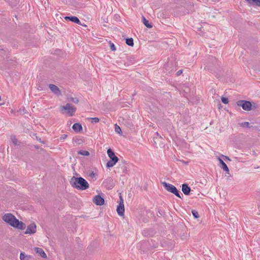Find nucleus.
<instances>
[{
  "instance_id": "nucleus-1",
  "label": "nucleus",
  "mask_w": 260,
  "mask_h": 260,
  "mask_svg": "<svg viewBox=\"0 0 260 260\" xmlns=\"http://www.w3.org/2000/svg\"><path fill=\"white\" fill-rule=\"evenodd\" d=\"M2 219L6 223L14 228L21 230L25 228V224L22 221H19L11 213L4 214L2 217Z\"/></svg>"
},
{
  "instance_id": "nucleus-2",
  "label": "nucleus",
  "mask_w": 260,
  "mask_h": 260,
  "mask_svg": "<svg viewBox=\"0 0 260 260\" xmlns=\"http://www.w3.org/2000/svg\"><path fill=\"white\" fill-rule=\"evenodd\" d=\"M70 182L73 187L78 190H84L89 187L88 182L81 177L73 176L71 178Z\"/></svg>"
},
{
  "instance_id": "nucleus-3",
  "label": "nucleus",
  "mask_w": 260,
  "mask_h": 260,
  "mask_svg": "<svg viewBox=\"0 0 260 260\" xmlns=\"http://www.w3.org/2000/svg\"><path fill=\"white\" fill-rule=\"evenodd\" d=\"M107 154L110 160L107 162L106 167H113L118 162L119 158L115 155L114 152L111 148L107 150Z\"/></svg>"
},
{
  "instance_id": "nucleus-4",
  "label": "nucleus",
  "mask_w": 260,
  "mask_h": 260,
  "mask_svg": "<svg viewBox=\"0 0 260 260\" xmlns=\"http://www.w3.org/2000/svg\"><path fill=\"white\" fill-rule=\"evenodd\" d=\"M162 184L164 188L169 192L174 194L177 197L182 199V194L177 189V188L172 184L167 183L166 182H162Z\"/></svg>"
},
{
  "instance_id": "nucleus-5",
  "label": "nucleus",
  "mask_w": 260,
  "mask_h": 260,
  "mask_svg": "<svg viewBox=\"0 0 260 260\" xmlns=\"http://www.w3.org/2000/svg\"><path fill=\"white\" fill-rule=\"evenodd\" d=\"M61 111L65 110L66 113L70 116H72L76 111V108L74 106L71 105L70 104H67L65 106L60 107Z\"/></svg>"
},
{
  "instance_id": "nucleus-6",
  "label": "nucleus",
  "mask_w": 260,
  "mask_h": 260,
  "mask_svg": "<svg viewBox=\"0 0 260 260\" xmlns=\"http://www.w3.org/2000/svg\"><path fill=\"white\" fill-rule=\"evenodd\" d=\"M237 105L241 107L245 111H249L252 109V104L250 101L246 100H239L237 102Z\"/></svg>"
},
{
  "instance_id": "nucleus-7",
  "label": "nucleus",
  "mask_w": 260,
  "mask_h": 260,
  "mask_svg": "<svg viewBox=\"0 0 260 260\" xmlns=\"http://www.w3.org/2000/svg\"><path fill=\"white\" fill-rule=\"evenodd\" d=\"M92 202L98 206H102L105 204V200L100 195L95 196L92 199Z\"/></svg>"
},
{
  "instance_id": "nucleus-8",
  "label": "nucleus",
  "mask_w": 260,
  "mask_h": 260,
  "mask_svg": "<svg viewBox=\"0 0 260 260\" xmlns=\"http://www.w3.org/2000/svg\"><path fill=\"white\" fill-rule=\"evenodd\" d=\"M176 68V63L172 60L169 61L165 65V69L166 71H168L169 73L174 71Z\"/></svg>"
},
{
  "instance_id": "nucleus-9",
  "label": "nucleus",
  "mask_w": 260,
  "mask_h": 260,
  "mask_svg": "<svg viewBox=\"0 0 260 260\" xmlns=\"http://www.w3.org/2000/svg\"><path fill=\"white\" fill-rule=\"evenodd\" d=\"M37 226L36 224L33 222L31 223L27 228L26 231L25 232V234H33L36 233Z\"/></svg>"
},
{
  "instance_id": "nucleus-10",
  "label": "nucleus",
  "mask_w": 260,
  "mask_h": 260,
  "mask_svg": "<svg viewBox=\"0 0 260 260\" xmlns=\"http://www.w3.org/2000/svg\"><path fill=\"white\" fill-rule=\"evenodd\" d=\"M104 184L107 188L110 189L113 188L114 186L113 180L111 177H108L104 181Z\"/></svg>"
},
{
  "instance_id": "nucleus-11",
  "label": "nucleus",
  "mask_w": 260,
  "mask_h": 260,
  "mask_svg": "<svg viewBox=\"0 0 260 260\" xmlns=\"http://www.w3.org/2000/svg\"><path fill=\"white\" fill-rule=\"evenodd\" d=\"M49 87L50 89L53 92L54 94L59 95L61 94V92L59 88L55 85L49 84Z\"/></svg>"
},
{
  "instance_id": "nucleus-12",
  "label": "nucleus",
  "mask_w": 260,
  "mask_h": 260,
  "mask_svg": "<svg viewBox=\"0 0 260 260\" xmlns=\"http://www.w3.org/2000/svg\"><path fill=\"white\" fill-rule=\"evenodd\" d=\"M64 19L67 21H71L72 22H73L75 23L80 24L81 22L79 18L74 16H66L64 17Z\"/></svg>"
},
{
  "instance_id": "nucleus-13",
  "label": "nucleus",
  "mask_w": 260,
  "mask_h": 260,
  "mask_svg": "<svg viewBox=\"0 0 260 260\" xmlns=\"http://www.w3.org/2000/svg\"><path fill=\"white\" fill-rule=\"evenodd\" d=\"M182 191L186 196L190 194L191 189L187 184L184 183L182 185Z\"/></svg>"
},
{
  "instance_id": "nucleus-14",
  "label": "nucleus",
  "mask_w": 260,
  "mask_h": 260,
  "mask_svg": "<svg viewBox=\"0 0 260 260\" xmlns=\"http://www.w3.org/2000/svg\"><path fill=\"white\" fill-rule=\"evenodd\" d=\"M117 212L119 216H123L124 213V205H118L116 209Z\"/></svg>"
},
{
  "instance_id": "nucleus-15",
  "label": "nucleus",
  "mask_w": 260,
  "mask_h": 260,
  "mask_svg": "<svg viewBox=\"0 0 260 260\" xmlns=\"http://www.w3.org/2000/svg\"><path fill=\"white\" fill-rule=\"evenodd\" d=\"M218 160L220 165V167L226 173H229V169L226 165V164L220 158H218Z\"/></svg>"
},
{
  "instance_id": "nucleus-16",
  "label": "nucleus",
  "mask_w": 260,
  "mask_h": 260,
  "mask_svg": "<svg viewBox=\"0 0 260 260\" xmlns=\"http://www.w3.org/2000/svg\"><path fill=\"white\" fill-rule=\"evenodd\" d=\"M35 251L40 254V255L43 258H47V255L44 251L41 248L36 247L35 248Z\"/></svg>"
},
{
  "instance_id": "nucleus-17",
  "label": "nucleus",
  "mask_w": 260,
  "mask_h": 260,
  "mask_svg": "<svg viewBox=\"0 0 260 260\" xmlns=\"http://www.w3.org/2000/svg\"><path fill=\"white\" fill-rule=\"evenodd\" d=\"M72 128L75 132L78 133L82 130V126L79 123H76L73 124Z\"/></svg>"
},
{
  "instance_id": "nucleus-18",
  "label": "nucleus",
  "mask_w": 260,
  "mask_h": 260,
  "mask_svg": "<svg viewBox=\"0 0 260 260\" xmlns=\"http://www.w3.org/2000/svg\"><path fill=\"white\" fill-rule=\"evenodd\" d=\"M250 5L260 7V0H246Z\"/></svg>"
},
{
  "instance_id": "nucleus-19",
  "label": "nucleus",
  "mask_w": 260,
  "mask_h": 260,
  "mask_svg": "<svg viewBox=\"0 0 260 260\" xmlns=\"http://www.w3.org/2000/svg\"><path fill=\"white\" fill-rule=\"evenodd\" d=\"M142 22L147 27L149 28L152 27V25L149 22L148 20H147L144 16H142Z\"/></svg>"
},
{
  "instance_id": "nucleus-20",
  "label": "nucleus",
  "mask_w": 260,
  "mask_h": 260,
  "mask_svg": "<svg viewBox=\"0 0 260 260\" xmlns=\"http://www.w3.org/2000/svg\"><path fill=\"white\" fill-rule=\"evenodd\" d=\"M126 43L127 45L129 46H134V40L132 38H127L126 39Z\"/></svg>"
},
{
  "instance_id": "nucleus-21",
  "label": "nucleus",
  "mask_w": 260,
  "mask_h": 260,
  "mask_svg": "<svg viewBox=\"0 0 260 260\" xmlns=\"http://www.w3.org/2000/svg\"><path fill=\"white\" fill-rule=\"evenodd\" d=\"M186 7L187 9H189L191 11H193V7H194V5H193V4L192 3L188 2V3H186Z\"/></svg>"
},
{
  "instance_id": "nucleus-22",
  "label": "nucleus",
  "mask_w": 260,
  "mask_h": 260,
  "mask_svg": "<svg viewBox=\"0 0 260 260\" xmlns=\"http://www.w3.org/2000/svg\"><path fill=\"white\" fill-rule=\"evenodd\" d=\"M79 154L84 155V156H88L89 155V152L86 150H80L78 152Z\"/></svg>"
},
{
  "instance_id": "nucleus-23",
  "label": "nucleus",
  "mask_w": 260,
  "mask_h": 260,
  "mask_svg": "<svg viewBox=\"0 0 260 260\" xmlns=\"http://www.w3.org/2000/svg\"><path fill=\"white\" fill-rule=\"evenodd\" d=\"M69 101L72 102L75 104H77L79 102V100L76 98L70 97L68 98Z\"/></svg>"
},
{
  "instance_id": "nucleus-24",
  "label": "nucleus",
  "mask_w": 260,
  "mask_h": 260,
  "mask_svg": "<svg viewBox=\"0 0 260 260\" xmlns=\"http://www.w3.org/2000/svg\"><path fill=\"white\" fill-rule=\"evenodd\" d=\"M88 119L90 120L91 123H98L100 121V119L98 117H93V118H88Z\"/></svg>"
},
{
  "instance_id": "nucleus-25",
  "label": "nucleus",
  "mask_w": 260,
  "mask_h": 260,
  "mask_svg": "<svg viewBox=\"0 0 260 260\" xmlns=\"http://www.w3.org/2000/svg\"><path fill=\"white\" fill-rule=\"evenodd\" d=\"M205 69H206L208 70L213 71V66H212L211 64H210V62H208L206 65Z\"/></svg>"
},
{
  "instance_id": "nucleus-26",
  "label": "nucleus",
  "mask_w": 260,
  "mask_h": 260,
  "mask_svg": "<svg viewBox=\"0 0 260 260\" xmlns=\"http://www.w3.org/2000/svg\"><path fill=\"white\" fill-rule=\"evenodd\" d=\"M191 213L195 218H198L199 217V215L197 211L192 210Z\"/></svg>"
},
{
  "instance_id": "nucleus-27",
  "label": "nucleus",
  "mask_w": 260,
  "mask_h": 260,
  "mask_svg": "<svg viewBox=\"0 0 260 260\" xmlns=\"http://www.w3.org/2000/svg\"><path fill=\"white\" fill-rule=\"evenodd\" d=\"M221 100L223 104H227L229 103V99L228 98L222 96Z\"/></svg>"
},
{
  "instance_id": "nucleus-28",
  "label": "nucleus",
  "mask_w": 260,
  "mask_h": 260,
  "mask_svg": "<svg viewBox=\"0 0 260 260\" xmlns=\"http://www.w3.org/2000/svg\"><path fill=\"white\" fill-rule=\"evenodd\" d=\"M115 131L118 134H120L121 133V130L120 127L117 124L115 125Z\"/></svg>"
},
{
  "instance_id": "nucleus-29",
  "label": "nucleus",
  "mask_w": 260,
  "mask_h": 260,
  "mask_svg": "<svg viewBox=\"0 0 260 260\" xmlns=\"http://www.w3.org/2000/svg\"><path fill=\"white\" fill-rule=\"evenodd\" d=\"M240 125L245 127H249V123L248 122H243L240 123Z\"/></svg>"
},
{
  "instance_id": "nucleus-30",
  "label": "nucleus",
  "mask_w": 260,
  "mask_h": 260,
  "mask_svg": "<svg viewBox=\"0 0 260 260\" xmlns=\"http://www.w3.org/2000/svg\"><path fill=\"white\" fill-rule=\"evenodd\" d=\"M11 139L14 145H17V140L15 136H11Z\"/></svg>"
},
{
  "instance_id": "nucleus-31",
  "label": "nucleus",
  "mask_w": 260,
  "mask_h": 260,
  "mask_svg": "<svg viewBox=\"0 0 260 260\" xmlns=\"http://www.w3.org/2000/svg\"><path fill=\"white\" fill-rule=\"evenodd\" d=\"M96 176V174L95 173H94V172H93V171H90L88 173V176L91 178L95 177Z\"/></svg>"
},
{
  "instance_id": "nucleus-32",
  "label": "nucleus",
  "mask_w": 260,
  "mask_h": 260,
  "mask_svg": "<svg viewBox=\"0 0 260 260\" xmlns=\"http://www.w3.org/2000/svg\"><path fill=\"white\" fill-rule=\"evenodd\" d=\"M26 256L24 254V253L21 252L20 254V260H26Z\"/></svg>"
},
{
  "instance_id": "nucleus-33",
  "label": "nucleus",
  "mask_w": 260,
  "mask_h": 260,
  "mask_svg": "<svg viewBox=\"0 0 260 260\" xmlns=\"http://www.w3.org/2000/svg\"><path fill=\"white\" fill-rule=\"evenodd\" d=\"M110 48L112 51H115L116 50V47H115L114 44L113 43H111L110 42Z\"/></svg>"
},
{
  "instance_id": "nucleus-34",
  "label": "nucleus",
  "mask_w": 260,
  "mask_h": 260,
  "mask_svg": "<svg viewBox=\"0 0 260 260\" xmlns=\"http://www.w3.org/2000/svg\"><path fill=\"white\" fill-rule=\"evenodd\" d=\"M210 61H211L212 64H214V63L216 62V59L215 57L212 56L210 58Z\"/></svg>"
},
{
  "instance_id": "nucleus-35",
  "label": "nucleus",
  "mask_w": 260,
  "mask_h": 260,
  "mask_svg": "<svg viewBox=\"0 0 260 260\" xmlns=\"http://www.w3.org/2000/svg\"><path fill=\"white\" fill-rule=\"evenodd\" d=\"M124 205L123 204V198L121 195V193H120V196H119V205Z\"/></svg>"
},
{
  "instance_id": "nucleus-36",
  "label": "nucleus",
  "mask_w": 260,
  "mask_h": 260,
  "mask_svg": "<svg viewBox=\"0 0 260 260\" xmlns=\"http://www.w3.org/2000/svg\"><path fill=\"white\" fill-rule=\"evenodd\" d=\"M68 137V135H65V134H63V135H62L60 137V138H59V140H64L65 139H66Z\"/></svg>"
},
{
  "instance_id": "nucleus-37",
  "label": "nucleus",
  "mask_w": 260,
  "mask_h": 260,
  "mask_svg": "<svg viewBox=\"0 0 260 260\" xmlns=\"http://www.w3.org/2000/svg\"><path fill=\"white\" fill-rule=\"evenodd\" d=\"M182 73V70H179L177 73H176V75L177 76H180L181 74Z\"/></svg>"
},
{
  "instance_id": "nucleus-38",
  "label": "nucleus",
  "mask_w": 260,
  "mask_h": 260,
  "mask_svg": "<svg viewBox=\"0 0 260 260\" xmlns=\"http://www.w3.org/2000/svg\"><path fill=\"white\" fill-rule=\"evenodd\" d=\"M5 1L6 2H7L9 3L10 5L12 7H13V6H15V4H12V2L10 1V0H5Z\"/></svg>"
},
{
  "instance_id": "nucleus-39",
  "label": "nucleus",
  "mask_w": 260,
  "mask_h": 260,
  "mask_svg": "<svg viewBox=\"0 0 260 260\" xmlns=\"http://www.w3.org/2000/svg\"><path fill=\"white\" fill-rule=\"evenodd\" d=\"M36 139L40 141L41 143L45 144V142L43 141H41L40 138H39L37 136H36Z\"/></svg>"
},
{
  "instance_id": "nucleus-40",
  "label": "nucleus",
  "mask_w": 260,
  "mask_h": 260,
  "mask_svg": "<svg viewBox=\"0 0 260 260\" xmlns=\"http://www.w3.org/2000/svg\"><path fill=\"white\" fill-rule=\"evenodd\" d=\"M222 157H224V159L225 160H231L230 158L228 157V156H224L223 155H222Z\"/></svg>"
},
{
  "instance_id": "nucleus-41",
  "label": "nucleus",
  "mask_w": 260,
  "mask_h": 260,
  "mask_svg": "<svg viewBox=\"0 0 260 260\" xmlns=\"http://www.w3.org/2000/svg\"><path fill=\"white\" fill-rule=\"evenodd\" d=\"M4 103H0V106L4 105Z\"/></svg>"
},
{
  "instance_id": "nucleus-42",
  "label": "nucleus",
  "mask_w": 260,
  "mask_h": 260,
  "mask_svg": "<svg viewBox=\"0 0 260 260\" xmlns=\"http://www.w3.org/2000/svg\"><path fill=\"white\" fill-rule=\"evenodd\" d=\"M1 51H4L3 49H1Z\"/></svg>"
},
{
  "instance_id": "nucleus-43",
  "label": "nucleus",
  "mask_w": 260,
  "mask_h": 260,
  "mask_svg": "<svg viewBox=\"0 0 260 260\" xmlns=\"http://www.w3.org/2000/svg\"><path fill=\"white\" fill-rule=\"evenodd\" d=\"M1 100V96H0V101Z\"/></svg>"
}]
</instances>
